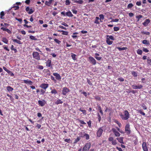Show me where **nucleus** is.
I'll return each mask as SVG.
<instances>
[{"instance_id": "nucleus-24", "label": "nucleus", "mask_w": 151, "mask_h": 151, "mask_svg": "<svg viewBox=\"0 0 151 151\" xmlns=\"http://www.w3.org/2000/svg\"><path fill=\"white\" fill-rule=\"evenodd\" d=\"M66 15L70 17H72L73 16V14L70 11L66 13Z\"/></svg>"}, {"instance_id": "nucleus-8", "label": "nucleus", "mask_w": 151, "mask_h": 151, "mask_svg": "<svg viewBox=\"0 0 151 151\" xmlns=\"http://www.w3.org/2000/svg\"><path fill=\"white\" fill-rule=\"evenodd\" d=\"M143 86L141 85L138 84V85L134 84L132 86V87L134 89H141L142 88Z\"/></svg>"}, {"instance_id": "nucleus-21", "label": "nucleus", "mask_w": 151, "mask_h": 151, "mask_svg": "<svg viewBox=\"0 0 151 151\" xmlns=\"http://www.w3.org/2000/svg\"><path fill=\"white\" fill-rule=\"evenodd\" d=\"M63 103V101L60 99H58L55 102V104H56L58 105L60 104H62Z\"/></svg>"}, {"instance_id": "nucleus-22", "label": "nucleus", "mask_w": 151, "mask_h": 151, "mask_svg": "<svg viewBox=\"0 0 151 151\" xmlns=\"http://www.w3.org/2000/svg\"><path fill=\"white\" fill-rule=\"evenodd\" d=\"M2 41L6 44H7L8 42V40L5 37H3L2 38Z\"/></svg>"}, {"instance_id": "nucleus-1", "label": "nucleus", "mask_w": 151, "mask_h": 151, "mask_svg": "<svg viewBox=\"0 0 151 151\" xmlns=\"http://www.w3.org/2000/svg\"><path fill=\"white\" fill-rule=\"evenodd\" d=\"M119 115L121 118L123 120H127L129 117V114L127 110H125L124 111V114L121 113H119Z\"/></svg>"}, {"instance_id": "nucleus-45", "label": "nucleus", "mask_w": 151, "mask_h": 151, "mask_svg": "<svg viewBox=\"0 0 151 151\" xmlns=\"http://www.w3.org/2000/svg\"><path fill=\"white\" fill-rule=\"evenodd\" d=\"M87 82L88 84H89L90 86H92L93 84L92 83L91 81H90L89 80L88 78L87 79Z\"/></svg>"}, {"instance_id": "nucleus-58", "label": "nucleus", "mask_w": 151, "mask_h": 151, "mask_svg": "<svg viewBox=\"0 0 151 151\" xmlns=\"http://www.w3.org/2000/svg\"><path fill=\"white\" fill-rule=\"evenodd\" d=\"M119 20V19H118L116 18L115 19H112L111 22H118Z\"/></svg>"}, {"instance_id": "nucleus-46", "label": "nucleus", "mask_w": 151, "mask_h": 151, "mask_svg": "<svg viewBox=\"0 0 151 151\" xmlns=\"http://www.w3.org/2000/svg\"><path fill=\"white\" fill-rule=\"evenodd\" d=\"M54 41L58 44H60L61 43V41L57 39H55L54 40Z\"/></svg>"}, {"instance_id": "nucleus-53", "label": "nucleus", "mask_w": 151, "mask_h": 151, "mask_svg": "<svg viewBox=\"0 0 151 151\" xmlns=\"http://www.w3.org/2000/svg\"><path fill=\"white\" fill-rule=\"evenodd\" d=\"M16 19L18 21L20 22V23H22V19L21 18H16Z\"/></svg>"}, {"instance_id": "nucleus-5", "label": "nucleus", "mask_w": 151, "mask_h": 151, "mask_svg": "<svg viewBox=\"0 0 151 151\" xmlns=\"http://www.w3.org/2000/svg\"><path fill=\"white\" fill-rule=\"evenodd\" d=\"M70 91V90L66 87H64L63 88L62 90V94L66 96L67 93Z\"/></svg>"}, {"instance_id": "nucleus-20", "label": "nucleus", "mask_w": 151, "mask_h": 151, "mask_svg": "<svg viewBox=\"0 0 151 151\" xmlns=\"http://www.w3.org/2000/svg\"><path fill=\"white\" fill-rule=\"evenodd\" d=\"M83 137H85L86 139L88 140L90 139V137L89 135L86 133H85L83 136H82Z\"/></svg>"}, {"instance_id": "nucleus-23", "label": "nucleus", "mask_w": 151, "mask_h": 151, "mask_svg": "<svg viewBox=\"0 0 151 151\" xmlns=\"http://www.w3.org/2000/svg\"><path fill=\"white\" fill-rule=\"evenodd\" d=\"M24 83H28L29 84L32 85V82L30 80H24L23 81Z\"/></svg>"}, {"instance_id": "nucleus-59", "label": "nucleus", "mask_w": 151, "mask_h": 151, "mask_svg": "<svg viewBox=\"0 0 151 151\" xmlns=\"http://www.w3.org/2000/svg\"><path fill=\"white\" fill-rule=\"evenodd\" d=\"M136 5L138 6H140L141 5V1H138L136 3Z\"/></svg>"}, {"instance_id": "nucleus-29", "label": "nucleus", "mask_w": 151, "mask_h": 151, "mask_svg": "<svg viewBox=\"0 0 151 151\" xmlns=\"http://www.w3.org/2000/svg\"><path fill=\"white\" fill-rule=\"evenodd\" d=\"M58 31L62 32V34L63 35H67L68 34V32L67 31H65L63 30H58Z\"/></svg>"}, {"instance_id": "nucleus-4", "label": "nucleus", "mask_w": 151, "mask_h": 151, "mask_svg": "<svg viewBox=\"0 0 151 151\" xmlns=\"http://www.w3.org/2000/svg\"><path fill=\"white\" fill-rule=\"evenodd\" d=\"M91 146V144L90 142L87 143L83 147V151H88Z\"/></svg>"}, {"instance_id": "nucleus-63", "label": "nucleus", "mask_w": 151, "mask_h": 151, "mask_svg": "<svg viewBox=\"0 0 151 151\" xmlns=\"http://www.w3.org/2000/svg\"><path fill=\"white\" fill-rule=\"evenodd\" d=\"M64 141L66 142L69 143L70 140V139H66L64 140Z\"/></svg>"}, {"instance_id": "nucleus-50", "label": "nucleus", "mask_w": 151, "mask_h": 151, "mask_svg": "<svg viewBox=\"0 0 151 151\" xmlns=\"http://www.w3.org/2000/svg\"><path fill=\"white\" fill-rule=\"evenodd\" d=\"M78 121L82 124H86V123L83 120H82L80 119H78Z\"/></svg>"}, {"instance_id": "nucleus-30", "label": "nucleus", "mask_w": 151, "mask_h": 151, "mask_svg": "<svg viewBox=\"0 0 151 151\" xmlns=\"http://www.w3.org/2000/svg\"><path fill=\"white\" fill-rule=\"evenodd\" d=\"M7 90L9 91H12L13 90V88L10 86H8L6 87Z\"/></svg>"}, {"instance_id": "nucleus-7", "label": "nucleus", "mask_w": 151, "mask_h": 151, "mask_svg": "<svg viewBox=\"0 0 151 151\" xmlns=\"http://www.w3.org/2000/svg\"><path fill=\"white\" fill-rule=\"evenodd\" d=\"M103 130L101 127L99 128L97 132V137H100L103 133Z\"/></svg>"}, {"instance_id": "nucleus-12", "label": "nucleus", "mask_w": 151, "mask_h": 151, "mask_svg": "<svg viewBox=\"0 0 151 151\" xmlns=\"http://www.w3.org/2000/svg\"><path fill=\"white\" fill-rule=\"evenodd\" d=\"M111 130L116 137H119L120 136V134L115 128H112Z\"/></svg>"}, {"instance_id": "nucleus-36", "label": "nucleus", "mask_w": 151, "mask_h": 151, "mask_svg": "<svg viewBox=\"0 0 151 151\" xmlns=\"http://www.w3.org/2000/svg\"><path fill=\"white\" fill-rule=\"evenodd\" d=\"M29 38L30 39L33 40H37V39L35 37L32 35L30 36L29 37Z\"/></svg>"}, {"instance_id": "nucleus-44", "label": "nucleus", "mask_w": 151, "mask_h": 151, "mask_svg": "<svg viewBox=\"0 0 151 151\" xmlns=\"http://www.w3.org/2000/svg\"><path fill=\"white\" fill-rule=\"evenodd\" d=\"M94 97L96 100L100 101L101 99V97L99 96H96Z\"/></svg>"}, {"instance_id": "nucleus-42", "label": "nucleus", "mask_w": 151, "mask_h": 151, "mask_svg": "<svg viewBox=\"0 0 151 151\" xmlns=\"http://www.w3.org/2000/svg\"><path fill=\"white\" fill-rule=\"evenodd\" d=\"M1 18V19H3V16L4 15V13L3 11H2L0 13Z\"/></svg>"}, {"instance_id": "nucleus-15", "label": "nucleus", "mask_w": 151, "mask_h": 151, "mask_svg": "<svg viewBox=\"0 0 151 151\" xmlns=\"http://www.w3.org/2000/svg\"><path fill=\"white\" fill-rule=\"evenodd\" d=\"M150 22V20L149 19H146L144 22L142 23V24L145 26L146 27L148 25V24Z\"/></svg>"}, {"instance_id": "nucleus-55", "label": "nucleus", "mask_w": 151, "mask_h": 151, "mask_svg": "<svg viewBox=\"0 0 151 151\" xmlns=\"http://www.w3.org/2000/svg\"><path fill=\"white\" fill-rule=\"evenodd\" d=\"M50 77H51V79L54 81V82L55 83L56 81V79H55V78L54 77H53V76H50Z\"/></svg>"}, {"instance_id": "nucleus-27", "label": "nucleus", "mask_w": 151, "mask_h": 151, "mask_svg": "<svg viewBox=\"0 0 151 151\" xmlns=\"http://www.w3.org/2000/svg\"><path fill=\"white\" fill-rule=\"evenodd\" d=\"M142 43L145 45H148L149 44V41H148L147 40H144L142 41Z\"/></svg>"}, {"instance_id": "nucleus-56", "label": "nucleus", "mask_w": 151, "mask_h": 151, "mask_svg": "<svg viewBox=\"0 0 151 151\" xmlns=\"http://www.w3.org/2000/svg\"><path fill=\"white\" fill-rule=\"evenodd\" d=\"M114 31H117L119 30V28L118 27H114Z\"/></svg>"}, {"instance_id": "nucleus-31", "label": "nucleus", "mask_w": 151, "mask_h": 151, "mask_svg": "<svg viewBox=\"0 0 151 151\" xmlns=\"http://www.w3.org/2000/svg\"><path fill=\"white\" fill-rule=\"evenodd\" d=\"M81 139V138L80 137H78L75 140L74 142H73V144H76Z\"/></svg>"}, {"instance_id": "nucleus-34", "label": "nucleus", "mask_w": 151, "mask_h": 151, "mask_svg": "<svg viewBox=\"0 0 151 151\" xmlns=\"http://www.w3.org/2000/svg\"><path fill=\"white\" fill-rule=\"evenodd\" d=\"M132 75L134 77H137L138 76L137 73L134 71H132L131 72Z\"/></svg>"}, {"instance_id": "nucleus-17", "label": "nucleus", "mask_w": 151, "mask_h": 151, "mask_svg": "<svg viewBox=\"0 0 151 151\" xmlns=\"http://www.w3.org/2000/svg\"><path fill=\"white\" fill-rule=\"evenodd\" d=\"M54 1V0H49V1H46L45 4L47 6H50L52 1Z\"/></svg>"}, {"instance_id": "nucleus-10", "label": "nucleus", "mask_w": 151, "mask_h": 151, "mask_svg": "<svg viewBox=\"0 0 151 151\" xmlns=\"http://www.w3.org/2000/svg\"><path fill=\"white\" fill-rule=\"evenodd\" d=\"M142 147L143 151H148V147L147 146L146 143L145 142H143Z\"/></svg>"}, {"instance_id": "nucleus-37", "label": "nucleus", "mask_w": 151, "mask_h": 151, "mask_svg": "<svg viewBox=\"0 0 151 151\" xmlns=\"http://www.w3.org/2000/svg\"><path fill=\"white\" fill-rule=\"evenodd\" d=\"M137 111L138 113L140 114L143 116H145V113L144 112H142V110H137Z\"/></svg>"}, {"instance_id": "nucleus-40", "label": "nucleus", "mask_w": 151, "mask_h": 151, "mask_svg": "<svg viewBox=\"0 0 151 151\" xmlns=\"http://www.w3.org/2000/svg\"><path fill=\"white\" fill-rule=\"evenodd\" d=\"M137 53L140 55H141L142 53V51L141 50L138 49L137 51Z\"/></svg>"}, {"instance_id": "nucleus-18", "label": "nucleus", "mask_w": 151, "mask_h": 151, "mask_svg": "<svg viewBox=\"0 0 151 151\" xmlns=\"http://www.w3.org/2000/svg\"><path fill=\"white\" fill-rule=\"evenodd\" d=\"M12 40L14 42H16L19 44H22V43L21 41L17 39H12Z\"/></svg>"}, {"instance_id": "nucleus-13", "label": "nucleus", "mask_w": 151, "mask_h": 151, "mask_svg": "<svg viewBox=\"0 0 151 151\" xmlns=\"http://www.w3.org/2000/svg\"><path fill=\"white\" fill-rule=\"evenodd\" d=\"M48 86L49 85L48 84L43 83L40 85V88L45 90L46 88L48 87Z\"/></svg>"}, {"instance_id": "nucleus-57", "label": "nucleus", "mask_w": 151, "mask_h": 151, "mask_svg": "<svg viewBox=\"0 0 151 151\" xmlns=\"http://www.w3.org/2000/svg\"><path fill=\"white\" fill-rule=\"evenodd\" d=\"M112 143L113 145H115L117 144V142L116 140L114 139L112 141Z\"/></svg>"}, {"instance_id": "nucleus-16", "label": "nucleus", "mask_w": 151, "mask_h": 151, "mask_svg": "<svg viewBox=\"0 0 151 151\" xmlns=\"http://www.w3.org/2000/svg\"><path fill=\"white\" fill-rule=\"evenodd\" d=\"M116 139L118 141V142L124 144V143L123 141V137H117Z\"/></svg>"}, {"instance_id": "nucleus-33", "label": "nucleus", "mask_w": 151, "mask_h": 151, "mask_svg": "<svg viewBox=\"0 0 151 151\" xmlns=\"http://www.w3.org/2000/svg\"><path fill=\"white\" fill-rule=\"evenodd\" d=\"M106 36V37L108 38H109V40L111 39L113 40H114V38L112 35H107Z\"/></svg>"}, {"instance_id": "nucleus-32", "label": "nucleus", "mask_w": 151, "mask_h": 151, "mask_svg": "<svg viewBox=\"0 0 151 151\" xmlns=\"http://www.w3.org/2000/svg\"><path fill=\"white\" fill-rule=\"evenodd\" d=\"M99 17H100L99 19L101 22V20H103L104 19V16L103 14L99 15Z\"/></svg>"}, {"instance_id": "nucleus-28", "label": "nucleus", "mask_w": 151, "mask_h": 151, "mask_svg": "<svg viewBox=\"0 0 151 151\" xmlns=\"http://www.w3.org/2000/svg\"><path fill=\"white\" fill-rule=\"evenodd\" d=\"M116 48L118 49L119 51H120L121 50H126L127 49V47H116Z\"/></svg>"}, {"instance_id": "nucleus-6", "label": "nucleus", "mask_w": 151, "mask_h": 151, "mask_svg": "<svg viewBox=\"0 0 151 151\" xmlns=\"http://www.w3.org/2000/svg\"><path fill=\"white\" fill-rule=\"evenodd\" d=\"M88 60L93 65L96 64V60L93 57L90 56L88 57Z\"/></svg>"}, {"instance_id": "nucleus-54", "label": "nucleus", "mask_w": 151, "mask_h": 151, "mask_svg": "<svg viewBox=\"0 0 151 151\" xmlns=\"http://www.w3.org/2000/svg\"><path fill=\"white\" fill-rule=\"evenodd\" d=\"M143 16L141 15L137 16L136 17V18L138 19V20L139 21V19L140 18H142Z\"/></svg>"}, {"instance_id": "nucleus-61", "label": "nucleus", "mask_w": 151, "mask_h": 151, "mask_svg": "<svg viewBox=\"0 0 151 151\" xmlns=\"http://www.w3.org/2000/svg\"><path fill=\"white\" fill-rule=\"evenodd\" d=\"M87 124L88 125V126L90 127L91 126V122L90 120H89L88 122H87Z\"/></svg>"}, {"instance_id": "nucleus-60", "label": "nucleus", "mask_w": 151, "mask_h": 151, "mask_svg": "<svg viewBox=\"0 0 151 151\" xmlns=\"http://www.w3.org/2000/svg\"><path fill=\"white\" fill-rule=\"evenodd\" d=\"M118 80L121 82H122L124 81V79L122 77H120L118 78Z\"/></svg>"}, {"instance_id": "nucleus-35", "label": "nucleus", "mask_w": 151, "mask_h": 151, "mask_svg": "<svg viewBox=\"0 0 151 151\" xmlns=\"http://www.w3.org/2000/svg\"><path fill=\"white\" fill-rule=\"evenodd\" d=\"M12 8H14V9L15 10H17L19 9V6H14L12 7L10 9H9V11H10L11 10V9H12Z\"/></svg>"}, {"instance_id": "nucleus-11", "label": "nucleus", "mask_w": 151, "mask_h": 151, "mask_svg": "<svg viewBox=\"0 0 151 151\" xmlns=\"http://www.w3.org/2000/svg\"><path fill=\"white\" fill-rule=\"evenodd\" d=\"M53 75L55 76L56 80L60 81L61 79V77L60 75L57 73H53Z\"/></svg>"}, {"instance_id": "nucleus-25", "label": "nucleus", "mask_w": 151, "mask_h": 151, "mask_svg": "<svg viewBox=\"0 0 151 151\" xmlns=\"http://www.w3.org/2000/svg\"><path fill=\"white\" fill-rule=\"evenodd\" d=\"M71 57L73 60H76V54L73 53H71Z\"/></svg>"}, {"instance_id": "nucleus-64", "label": "nucleus", "mask_w": 151, "mask_h": 151, "mask_svg": "<svg viewBox=\"0 0 151 151\" xmlns=\"http://www.w3.org/2000/svg\"><path fill=\"white\" fill-rule=\"evenodd\" d=\"M109 141L110 142H112L114 140V138L112 137H110L108 139Z\"/></svg>"}, {"instance_id": "nucleus-26", "label": "nucleus", "mask_w": 151, "mask_h": 151, "mask_svg": "<svg viewBox=\"0 0 151 151\" xmlns=\"http://www.w3.org/2000/svg\"><path fill=\"white\" fill-rule=\"evenodd\" d=\"M51 89V91L50 93L52 94H54V95H55L58 93V92L55 89Z\"/></svg>"}, {"instance_id": "nucleus-49", "label": "nucleus", "mask_w": 151, "mask_h": 151, "mask_svg": "<svg viewBox=\"0 0 151 151\" xmlns=\"http://www.w3.org/2000/svg\"><path fill=\"white\" fill-rule=\"evenodd\" d=\"M147 63L150 65H151V59H150L149 58H148L147 59Z\"/></svg>"}, {"instance_id": "nucleus-62", "label": "nucleus", "mask_w": 151, "mask_h": 151, "mask_svg": "<svg viewBox=\"0 0 151 151\" xmlns=\"http://www.w3.org/2000/svg\"><path fill=\"white\" fill-rule=\"evenodd\" d=\"M95 58L98 60H101L102 58L101 57H98L97 56L95 57Z\"/></svg>"}, {"instance_id": "nucleus-39", "label": "nucleus", "mask_w": 151, "mask_h": 151, "mask_svg": "<svg viewBox=\"0 0 151 151\" xmlns=\"http://www.w3.org/2000/svg\"><path fill=\"white\" fill-rule=\"evenodd\" d=\"M133 6V5L132 3L129 4L127 6L128 9H131L132 7Z\"/></svg>"}, {"instance_id": "nucleus-19", "label": "nucleus", "mask_w": 151, "mask_h": 151, "mask_svg": "<svg viewBox=\"0 0 151 151\" xmlns=\"http://www.w3.org/2000/svg\"><path fill=\"white\" fill-rule=\"evenodd\" d=\"M106 43L109 45H111L113 42L112 41L110 40L109 38H108L107 37L106 38Z\"/></svg>"}, {"instance_id": "nucleus-2", "label": "nucleus", "mask_w": 151, "mask_h": 151, "mask_svg": "<svg viewBox=\"0 0 151 151\" xmlns=\"http://www.w3.org/2000/svg\"><path fill=\"white\" fill-rule=\"evenodd\" d=\"M125 132L128 135L131 134V131L130 128V125L129 124H127L125 126Z\"/></svg>"}, {"instance_id": "nucleus-38", "label": "nucleus", "mask_w": 151, "mask_h": 151, "mask_svg": "<svg viewBox=\"0 0 151 151\" xmlns=\"http://www.w3.org/2000/svg\"><path fill=\"white\" fill-rule=\"evenodd\" d=\"M141 33L144 35H149L150 34V32H147L144 31H142L141 32Z\"/></svg>"}, {"instance_id": "nucleus-9", "label": "nucleus", "mask_w": 151, "mask_h": 151, "mask_svg": "<svg viewBox=\"0 0 151 151\" xmlns=\"http://www.w3.org/2000/svg\"><path fill=\"white\" fill-rule=\"evenodd\" d=\"M38 102L39 105L42 107L44 106L46 103L45 100L44 99L42 100H39Z\"/></svg>"}, {"instance_id": "nucleus-14", "label": "nucleus", "mask_w": 151, "mask_h": 151, "mask_svg": "<svg viewBox=\"0 0 151 151\" xmlns=\"http://www.w3.org/2000/svg\"><path fill=\"white\" fill-rule=\"evenodd\" d=\"M51 60L48 59L46 62V66L47 67H51V68H52V67L51 65Z\"/></svg>"}, {"instance_id": "nucleus-48", "label": "nucleus", "mask_w": 151, "mask_h": 151, "mask_svg": "<svg viewBox=\"0 0 151 151\" xmlns=\"http://www.w3.org/2000/svg\"><path fill=\"white\" fill-rule=\"evenodd\" d=\"M115 122L118 125L119 127H121V124L120 122L117 120H115Z\"/></svg>"}, {"instance_id": "nucleus-3", "label": "nucleus", "mask_w": 151, "mask_h": 151, "mask_svg": "<svg viewBox=\"0 0 151 151\" xmlns=\"http://www.w3.org/2000/svg\"><path fill=\"white\" fill-rule=\"evenodd\" d=\"M32 56L33 58L38 60H40V56L39 53L37 52H34L32 53Z\"/></svg>"}, {"instance_id": "nucleus-51", "label": "nucleus", "mask_w": 151, "mask_h": 151, "mask_svg": "<svg viewBox=\"0 0 151 151\" xmlns=\"http://www.w3.org/2000/svg\"><path fill=\"white\" fill-rule=\"evenodd\" d=\"M70 2L69 0H66L65 2V4L66 5H68L70 4Z\"/></svg>"}, {"instance_id": "nucleus-52", "label": "nucleus", "mask_w": 151, "mask_h": 151, "mask_svg": "<svg viewBox=\"0 0 151 151\" xmlns=\"http://www.w3.org/2000/svg\"><path fill=\"white\" fill-rule=\"evenodd\" d=\"M142 50L144 52H149V50H148L145 47H143L142 48Z\"/></svg>"}, {"instance_id": "nucleus-47", "label": "nucleus", "mask_w": 151, "mask_h": 151, "mask_svg": "<svg viewBox=\"0 0 151 151\" xmlns=\"http://www.w3.org/2000/svg\"><path fill=\"white\" fill-rule=\"evenodd\" d=\"M97 115L98 116V119L99 122H100L101 119V116L99 113H97Z\"/></svg>"}, {"instance_id": "nucleus-43", "label": "nucleus", "mask_w": 151, "mask_h": 151, "mask_svg": "<svg viewBox=\"0 0 151 151\" xmlns=\"http://www.w3.org/2000/svg\"><path fill=\"white\" fill-rule=\"evenodd\" d=\"M34 12L32 9H30L29 11L28 12V13L29 14H32Z\"/></svg>"}, {"instance_id": "nucleus-41", "label": "nucleus", "mask_w": 151, "mask_h": 151, "mask_svg": "<svg viewBox=\"0 0 151 151\" xmlns=\"http://www.w3.org/2000/svg\"><path fill=\"white\" fill-rule=\"evenodd\" d=\"M40 94L41 95H43L45 93V90H44L42 89H41L40 90Z\"/></svg>"}]
</instances>
